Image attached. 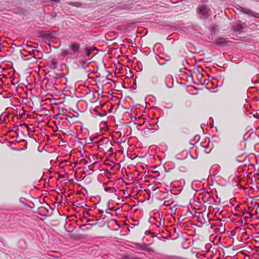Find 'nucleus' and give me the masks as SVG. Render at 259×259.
<instances>
[{
	"label": "nucleus",
	"mask_w": 259,
	"mask_h": 259,
	"mask_svg": "<svg viewBox=\"0 0 259 259\" xmlns=\"http://www.w3.org/2000/svg\"><path fill=\"white\" fill-rule=\"evenodd\" d=\"M25 51H26L27 52H29L28 50H27L26 49H25Z\"/></svg>",
	"instance_id": "obj_14"
},
{
	"label": "nucleus",
	"mask_w": 259,
	"mask_h": 259,
	"mask_svg": "<svg viewBox=\"0 0 259 259\" xmlns=\"http://www.w3.org/2000/svg\"><path fill=\"white\" fill-rule=\"evenodd\" d=\"M197 10L199 14L205 17H207L211 14V11L205 6L199 7Z\"/></svg>",
	"instance_id": "obj_1"
},
{
	"label": "nucleus",
	"mask_w": 259,
	"mask_h": 259,
	"mask_svg": "<svg viewBox=\"0 0 259 259\" xmlns=\"http://www.w3.org/2000/svg\"><path fill=\"white\" fill-rule=\"evenodd\" d=\"M156 220L157 222L156 224V226H157V227L159 228L160 227L164 225V221L162 218H159V219H156Z\"/></svg>",
	"instance_id": "obj_4"
},
{
	"label": "nucleus",
	"mask_w": 259,
	"mask_h": 259,
	"mask_svg": "<svg viewBox=\"0 0 259 259\" xmlns=\"http://www.w3.org/2000/svg\"><path fill=\"white\" fill-rule=\"evenodd\" d=\"M24 45H25V46L28 48H32V46L30 45H28L27 44H24Z\"/></svg>",
	"instance_id": "obj_10"
},
{
	"label": "nucleus",
	"mask_w": 259,
	"mask_h": 259,
	"mask_svg": "<svg viewBox=\"0 0 259 259\" xmlns=\"http://www.w3.org/2000/svg\"><path fill=\"white\" fill-rule=\"evenodd\" d=\"M81 66H82V68H83L84 69L86 67H87L89 64V63L87 62L86 61H81Z\"/></svg>",
	"instance_id": "obj_8"
},
{
	"label": "nucleus",
	"mask_w": 259,
	"mask_h": 259,
	"mask_svg": "<svg viewBox=\"0 0 259 259\" xmlns=\"http://www.w3.org/2000/svg\"><path fill=\"white\" fill-rule=\"evenodd\" d=\"M241 11L244 14H248L249 15L252 16H254L253 15V13L249 9L242 8Z\"/></svg>",
	"instance_id": "obj_5"
},
{
	"label": "nucleus",
	"mask_w": 259,
	"mask_h": 259,
	"mask_svg": "<svg viewBox=\"0 0 259 259\" xmlns=\"http://www.w3.org/2000/svg\"><path fill=\"white\" fill-rule=\"evenodd\" d=\"M233 29L235 32L240 33L243 30L242 25L240 24H237L233 27Z\"/></svg>",
	"instance_id": "obj_3"
},
{
	"label": "nucleus",
	"mask_w": 259,
	"mask_h": 259,
	"mask_svg": "<svg viewBox=\"0 0 259 259\" xmlns=\"http://www.w3.org/2000/svg\"><path fill=\"white\" fill-rule=\"evenodd\" d=\"M99 211L100 213H103L104 212V210L102 209H99Z\"/></svg>",
	"instance_id": "obj_11"
},
{
	"label": "nucleus",
	"mask_w": 259,
	"mask_h": 259,
	"mask_svg": "<svg viewBox=\"0 0 259 259\" xmlns=\"http://www.w3.org/2000/svg\"><path fill=\"white\" fill-rule=\"evenodd\" d=\"M91 49L89 48H85V55H86V57L88 58L89 57V56H90V54H91Z\"/></svg>",
	"instance_id": "obj_6"
},
{
	"label": "nucleus",
	"mask_w": 259,
	"mask_h": 259,
	"mask_svg": "<svg viewBox=\"0 0 259 259\" xmlns=\"http://www.w3.org/2000/svg\"><path fill=\"white\" fill-rule=\"evenodd\" d=\"M24 125H25V127H28V125L27 124H24Z\"/></svg>",
	"instance_id": "obj_13"
},
{
	"label": "nucleus",
	"mask_w": 259,
	"mask_h": 259,
	"mask_svg": "<svg viewBox=\"0 0 259 259\" xmlns=\"http://www.w3.org/2000/svg\"><path fill=\"white\" fill-rule=\"evenodd\" d=\"M226 42V41L223 38H219L217 40V43L218 44H223Z\"/></svg>",
	"instance_id": "obj_9"
},
{
	"label": "nucleus",
	"mask_w": 259,
	"mask_h": 259,
	"mask_svg": "<svg viewBox=\"0 0 259 259\" xmlns=\"http://www.w3.org/2000/svg\"><path fill=\"white\" fill-rule=\"evenodd\" d=\"M80 44L77 42H74L70 46V48L72 51L74 52H77L80 49Z\"/></svg>",
	"instance_id": "obj_2"
},
{
	"label": "nucleus",
	"mask_w": 259,
	"mask_h": 259,
	"mask_svg": "<svg viewBox=\"0 0 259 259\" xmlns=\"http://www.w3.org/2000/svg\"><path fill=\"white\" fill-rule=\"evenodd\" d=\"M70 54V52L67 50H62V55L63 56H66Z\"/></svg>",
	"instance_id": "obj_7"
},
{
	"label": "nucleus",
	"mask_w": 259,
	"mask_h": 259,
	"mask_svg": "<svg viewBox=\"0 0 259 259\" xmlns=\"http://www.w3.org/2000/svg\"><path fill=\"white\" fill-rule=\"evenodd\" d=\"M110 189V188H105V191H108Z\"/></svg>",
	"instance_id": "obj_12"
}]
</instances>
